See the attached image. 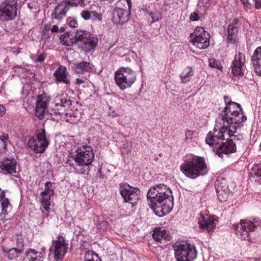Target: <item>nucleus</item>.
Returning <instances> with one entry per match:
<instances>
[{
	"label": "nucleus",
	"instance_id": "nucleus-1",
	"mask_svg": "<svg viewBox=\"0 0 261 261\" xmlns=\"http://www.w3.org/2000/svg\"><path fill=\"white\" fill-rule=\"evenodd\" d=\"M224 109L220 112L216 119L214 130L209 132L205 138L206 144L213 146L214 151L219 156L236 150L234 143L224 141L229 137H234L237 129L247 120L240 104L231 101L230 97L224 96Z\"/></svg>",
	"mask_w": 261,
	"mask_h": 261
},
{
	"label": "nucleus",
	"instance_id": "nucleus-2",
	"mask_svg": "<svg viewBox=\"0 0 261 261\" xmlns=\"http://www.w3.org/2000/svg\"><path fill=\"white\" fill-rule=\"evenodd\" d=\"M148 204L160 217L169 213L173 207V197L171 189L163 184L150 188L147 192Z\"/></svg>",
	"mask_w": 261,
	"mask_h": 261
},
{
	"label": "nucleus",
	"instance_id": "nucleus-3",
	"mask_svg": "<svg viewBox=\"0 0 261 261\" xmlns=\"http://www.w3.org/2000/svg\"><path fill=\"white\" fill-rule=\"evenodd\" d=\"M180 169L185 176L192 179L206 175L208 171L204 159L192 154L187 156L180 165Z\"/></svg>",
	"mask_w": 261,
	"mask_h": 261
},
{
	"label": "nucleus",
	"instance_id": "nucleus-4",
	"mask_svg": "<svg viewBox=\"0 0 261 261\" xmlns=\"http://www.w3.org/2000/svg\"><path fill=\"white\" fill-rule=\"evenodd\" d=\"M261 227V220L257 218L241 219L240 222L234 226L236 236L241 240L249 242L254 241V232Z\"/></svg>",
	"mask_w": 261,
	"mask_h": 261
},
{
	"label": "nucleus",
	"instance_id": "nucleus-5",
	"mask_svg": "<svg viewBox=\"0 0 261 261\" xmlns=\"http://www.w3.org/2000/svg\"><path fill=\"white\" fill-rule=\"evenodd\" d=\"M114 80L116 85L124 90L131 87L137 80L135 71L128 67H121L115 72Z\"/></svg>",
	"mask_w": 261,
	"mask_h": 261
},
{
	"label": "nucleus",
	"instance_id": "nucleus-6",
	"mask_svg": "<svg viewBox=\"0 0 261 261\" xmlns=\"http://www.w3.org/2000/svg\"><path fill=\"white\" fill-rule=\"evenodd\" d=\"M173 248L176 261H193L196 258L197 251L193 244L176 243Z\"/></svg>",
	"mask_w": 261,
	"mask_h": 261
},
{
	"label": "nucleus",
	"instance_id": "nucleus-7",
	"mask_svg": "<svg viewBox=\"0 0 261 261\" xmlns=\"http://www.w3.org/2000/svg\"><path fill=\"white\" fill-rule=\"evenodd\" d=\"M73 158L77 166L82 167L90 166L94 158V153L92 147L85 145L79 147Z\"/></svg>",
	"mask_w": 261,
	"mask_h": 261
},
{
	"label": "nucleus",
	"instance_id": "nucleus-8",
	"mask_svg": "<svg viewBox=\"0 0 261 261\" xmlns=\"http://www.w3.org/2000/svg\"><path fill=\"white\" fill-rule=\"evenodd\" d=\"M48 144L44 128L38 130L36 136L30 138L28 143L30 149L36 153L44 152Z\"/></svg>",
	"mask_w": 261,
	"mask_h": 261
},
{
	"label": "nucleus",
	"instance_id": "nucleus-9",
	"mask_svg": "<svg viewBox=\"0 0 261 261\" xmlns=\"http://www.w3.org/2000/svg\"><path fill=\"white\" fill-rule=\"evenodd\" d=\"M190 41L196 47L204 49L210 44L209 34L203 28L197 27L190 35Z\"/></svg>",
	"mask_w": 261,
	"mask_h": 261
},
{
	"label": "nucleus",
	"instance_id": "nucleus-10",
	"mask_svg": "<svg viewBox=\"0 0 261 261\" xmlns=\"http://www.w3.org/2000/svg\"><path fill=\"white\" fill-rule=\"evenodd\" d=\"M74 40L82 45L86 51L94 49L97 44V39L93 37L89 32L84 30H77Z\"/></svg>",
	"mask_w": 261,
	"mask_h": 261
},
{
	"label": "nucleus",
	"instance_id": "nucleus-11",
	"mask_svg": "<svg viewBox=\"0 0 261 261\" xmlns=\"http://www.w3.org/2000/svg\"><path fill=\"white\" fill-rule=\"evenodd\" d=\"M120 192L124 202L130 203L132 206L137 203L140 195V191L138 188L124 183L120 186Z\"/></svg>",
	"mask_w": 261,
	"mask_h": 261
},
{
	"label": "nucleus",
	"instance_id": "nucleus-12",
	"mask_svg": "<svg viewBox=\"0 0 261 261\" xmlns=\"http://www.w3.org/2000/svg\"><path fill=\"white\" fill-rule=\"evenodd\" d=\"M16 0H6L0 5V20L13 19L16 16Z\"/></svg>",
	"mask_w": 261,
	"mask_h": 261
},
{
	"label": "nucleus",
	"instance_id": "nucleus-13",
	"mask_svg": "<svg viewBox=\"0 0 261 261\" xmlns=\"http://www.w3.org/2000/svg\"><path fill=\"white\" fill-rule=\"evenodd\" d=\"M67 248L64 238L59 236L57 240L53 242L50 250L54 254V258L58 260L63 257L67 251Z\"/></svg>",
	"mask_w": 261,
	"mask_h": 261
},
{
	"label": "nucleus",
	"instance_id": "nucleus-14",
	"mask_svg": "<svg viewBox=\"0 0 261 261\" xmlns=\"http://www.w3.org/2000/svg\"><path fill=\"white\" fill-rule=\"evenodd\" d=\"M54 194V187L51 181H46L43 192L40 194L41 205L46 211L50 210L51 198Z\"/></svg>",
	"mask_w": 261,
	"mask_h": 261
},
{
	"label": "nucleus",
	"instance_id": "nucleus-15",
	"mask_svg": "<svg viewBox=\"0 0 261 261\" xmlns=\"http://www.w3.org/2000/svg\"><path fill=\"white\" fill-rule=\"evenodd\" d=\"M245 56L243 54L239 53L235 55L231 65V72L233 76L244 75L245 71Z\"/></svg>",
	"mask_w": 261,
	"mask_h": 261
},
{
	"label": "nucleus",
	"instance_id": "nucleus-16",
	"mask_svg": "<svg viewBox=\"0 0 261 261\" xmlns=\"http://www.w3.org/2000/svg\"><path fill=\"white\" fill-rule=\"evenodd\" d=\"M50 101V97L46 93L38 95L36 101V117L40 119L43 118L45 111Z\"/></svg>",
	"mask_w": 261,
	"mask_h": 261
},
{
	"label": "nucleus",
	"instance_id": "nucleus-17",
	"mask_svg": "<svg viewBox=\"0 0 261 261\" xmlns=\"http://www.w3.org/2000/svg\"><path fill=\"white\" fill-rule=\"evenodd\" d=\"M198 219L200 228L207 230L208 233L216 226L217 219L214 216L206 214H200Z\"/></svg>",
	"mask_w": 261,
	"mask_h": 261
},
{
	"label": "nucleus",
	"instance_id": "nucleus-18",
	"mask_svg": "<svg viewBox=\"0 0 261 261\" xmlns=\"http://www.w3.org/2000/svg\"><path fill=\"white\" fill-rule=\"evenodd\" d=\"M131 14V9L126 10L125 9L116 7L112 14V20L115 23H123L128 21Z\"/></svg>",
	"mask_w": 261,
	"mask_h": 261
},
{
	"label": "nucleus",
	"instance_id": "nucleus-19",
	"mask_svg": "<svg viewBox=\"0 0 261 261\" xmlns=\"http://www.w3.org/2000/svg\"><path fill=\"white\" fill-rule=\"evenodd\" d=\"M0 204L1 212H0V218L1 220L5 219L12 210V206L8 199L6 197V192L0 188Z\"/></svg>",
	"mask_w": 261,
	"mask_h": 261
},
{
	"label": "nucleus",
	"instance_id": "nucleus-20",
	"mask_svg": "<svg viewBox=\"0 0 261 261\" xmlns=\"http://www.w3.org/2000/svg\"><path fill=\"white\" fill-rule=\"evenodd\" d=\"M17 162L12 158H4L0 159V169L5 174L16 172Z\"/></svg>",
	"mask_w": 261,
	"mask_h": 261
},
{
	"label": "nucleus",
	"instance_id": "nucleus-21",
	"mask_svg": "<svg viewBox=\"0 0 261 261\" xmlns=\"http://www.w3.org/2000/svg\"><path fill=\"white\" fill-rule=\"evenodd\" d=\"M239 19L234 18L230 24L229 25L227 30V39L229 42L235 43L238 39V32Z\"/></svg>",
	"mask_w": 261,
	"mask_h": 261
},
{
	"label": "nucleus",
	"instance_id": "nucleus-22",
	"mask_svg": "<svg viewBox=\"0 0 261 261\" xmlns=\"http://www.w3.org/2000/svg\"><path fill=\"white\" fill-rule=\"evenodd\" d=\"M251 62L256 74L261 76V46L256 48L251 57Z\"/></svg>",
	"mask_w": 261,
	"mask_h": 261
},
{
	"label": "nucleus",
	"instance_id": "nucleus-23",
	"mask_svg": "<svg viewBox=\"0 0 261 261\" xmlns=\"http://www.w3.org/2000/svg\"><path fill=\"white\" fill-rule=\"evenodd\" d=\"M56 81L65 84H69L70 80L67 69L65 67L60 66L54 72Z\"/></svg>",
	"mask_w": 261,
	"mask_h": 261
},
{
	"label": "nucleus",
	"instance_id": "nucleus-24",
	"mask_svg": "<svg viewBox=\"0 0 261 261\" xmlns=\"http://www.w3.org/2000/svg\"><path fill=\"white\" fill-rule=\"evenodd\" d=\"M25 257L23 261H43L44 255L42 252L33 249H30L25 253Z\"/></svg>",
	"mask_w": 261,
	"mask_h": 261
},
{
	"label": "nucleus",
	"instance_id": "nucleus-25",
	"mask_svg": "<svg viewBox=\"0 0 261 261\" xmlns=\"http://www.w3.org/2000/svg\"><path fill=\"white\" fill-rule=\"evenodd\" d=\"M93 70V65L90 62L83 61L77 63L75 65V71L77 73H83L88 71L91 72Z\"/></svg>",
	"mask_w": 261,
	"mask_h": 261
},
{
	"label": "nucleus",
	"instance_id": "nucleus-26",
	"mask_svg": "<svg viewBox=\"0 0 261 261\" xmlns=\"http://www.w3.org/2000/svg\"><path fill=\"white\" fill-rule=\"evenodd\" d=\"M145 15L150 23L159 21L162 18L161 13L156 10H145Z\"/></svg>",
	"mask_w": 261,
	"mask_h": 261
},
{
	"label": "nucleus",
	"instance_id": "nucleus-27",
	"mask_svg": "<svg viewBox=\"0 0 261 261\" xmlns=\"http://www.w3.org/2000/svg\"><path fill=\"white\" fill-rule=\"evenodd\" d=\"M170 236L167 233V231L164 229L156 228L153 232V238L159 242L165 241L168 240Z\"/></svg>",
	"mask_w": 261,
	"mask_h": 261
},
{
	"label": "nucleus",
	"instance_id": "nucleus-28",
	"mask_svg": "<svg viewBox=\"0 0 261 261\" xmlns=\"http://www.w3.org/2000/svg\"><path fill=\"white\" fill-rule=\"evenodd\" d=\"M3 251L5 256L8 259L11 260L18 257L22 252L21 250H19L15 247H13L9 249H7L6 247H3Z\"/></svg>",
	"mask_w": 261,
	"mask_h": 261
},
{
	"label": "nucleus",
	"instance_id": "nucleus-29",
	"mask_svg": "<svg viewBox=\"0 0 261 261\" xmlns=\"http://www.w3.org/2000/svg\"><path fill=\"white\" fill-rule=\"evenodd\" d=\"M218 199L221 202L227 201L229 190L227 185H224V187H220L218 184L217 190L216 191Z\"/></svg>",
	"mask_w": 261,
	"mask_h": 261
},
{
	"label": "nucleus",
	"instance_id": "nucleus-30",
	"mask_svg": "<svg viewBox=\"0 0 261 261\" xmlns=\"http://www.w3.org/2000/svg\"><path fill=\"white\" fill-rule=\"evenodd\" d=\"M66 14V6L59 4L55 8L53 12L54 18L61 20Z\"/></svg>",
	"mask_w": 261,
	"mask_h": 261
},
{
	"label": "nucleus",
	"instance_id": "nucleus-31",
	"mask_svg": "<svg viewBox=\"0 0 261 261\" xmlns=\"http://www.w3.org/2000/svg\"><path fill=\"white\" fill-rule=\"evenodd\" d=\"M103 12L98 5L92 6L91 8V17L94 20L101 21Z\"/></svg>",
	"mask_w": 261,
	"mask_h": 261
},
{
	"label": "nucleus",
	"instance_id": "nucleus-32",
	"mask_svg": "<svg viewBox=\"0 0 261 261\" xmlns=\"http://www.w3.org/2000/svg\"><path fill=\"white\" fill-rule=\"evenodd\" d=\"M193 74V69L191 67H188L185 68L180 75L181 83H186L189 81Z\"/></svg>",
	"mask_w": 261,
	"mask_h": 261
},
{
	"label": "nucleus",
	"instance_id": "nucleus-33",
	"mask_svg": "<svg viewBox=\"0 0 261 261\" xmlns=\"http://www.w3.org/2000/svg\"><path fill=\"white\" fill-rule=\"evenodd\" d=\"M250 175L255 181L261 183V164H256L253 166Z\"/></svg>",
	"mask_w": 261,
	"mask_h": 261
},
{
	"label": "nucleus",
	"instance_id": "nucleus-34",
	"mask_svg": "<svg viewBox=\"0 0 261 261\" xmlns=\"http://www.w3.org/2000/svg\"><path fill=\"white\" fill-rule=\"evenodd\" d=\"M12 242L13 244L15 245V247L21 250V251H23V239L21 234H16L13 236V238H12Z\"/></svg>",
	"mask_w": 261,
	"mask_h": 261
},
{
	"label": "nucleus",
	"instance_id": "nucleus-35",
	"mask_svg": "<svg viewBox=\"0 0 261 261\" xmlns=\"http://www.w3.org/2000/svg\"><path fill=\"white\" fill-rule=\"evenodd\" d=\"M74 42V39L72 35L68 33H64L60 37V42L64 45H71Z\"/></svg>",
	"mask_w": 261,
	"mask_h": 261
},
{
	"label": "nucleus",
	"instance_id": "nucleus-36",
	"mask_svg": "<svg viewBox=\"0 0 261 261\" xmlns=\"http://www.w3.org/2000/svg\"><path fill=\"white\" fill-rule=\"evenodd\" d=\"M85 261H100L99 256L92 251L87 252L85 256Z\"/></svg>",
	"mask_w": 261,
	"mask_h": 261
},
{
	"label": "nucleus",
	"instance_id": "nucleus-37",
	"mask_svg": "<svg viewBox=\"0 0 261 261\" xmlns=\"http://www.w3.org/2000/svg\"><path fill=\"white\" fill-rule=\"evenodd\" d=\"M67 140L69 142L65 143L64 145L66 148V150L69 152L72 150L73 147L75 143L72 137H68Z\"/></svg>",
	"mask_w": 261,
	"mask_h": 261
},
{
	"label": "nucleus",
	"instance_id": "nucleus-38",
	"mask_svg": "<svg viewBox=\"0 0 261 261\" xmlns=\"http://www.w3.org/2000/svg\"><path fill=\"white\" fill-rule=\"evenodd\" d=\"M108 226V222L105 221L103 218H98L97 227L100 231H104Z\"/></svg>",
	"mask_w": 261,
	"mask_h": 261
},
{
	"label": "nucleus",
	"instance_id": "nucleus-39",
	"mask_svg": "<svg viewBox=\"0 0 261 261\" xmlns=\"http://www.w3.org/2000/svg\"><path fill=\"white\" fill-rule=\"evenodd\" d=\"M209 66L212 68H215L219 70H221L223 68L222 65L215 59H210L208 60Z\"/></svg>",
	"mask_w": 261,
	"mask_h": 261
},
{
	"label": "nucleus",
	"instance_id": "nucleus-40",
	"mask_svg": "<svg viewBox=\"0 0 261 261\" xmlns=\"http://www.w3.org/2000/svg\"><path fill=\"white\" fill-rule=\"evenodd\" d=\"M55 102L56 106L64 107L66 104L68 103V101L65 99V97H62L61 95H59L56 97Z\"/></svg>",
	"mask_w": 261,
	"mask_h": 261
},
{
	"label": "nucleus",
	"instance_id": "nucleus-41",
	"mask_svg": "<svg viewBox=\"0 0 261 261\" xmlns=\"http://www.w3.org/2000/svg\"><path fill=\"white\" fill-rule=\"evenodd\" d=\"M31 58L35 62L41 63L44 61L45 55L44 53H38L37 56H31Z\"/></svg>",
	"mask_w": 261,
	"mask_h": 261
},
{
	"label": "nucleus",
	"instance_id": "nucleus-42",
	"mask_svg": "<svg viewBox=\"0 0 261 261\" xmlns=\"http://www.w3.org/2000/svg\"><path fill=\"white\" fill-rule=\"evenodd\" d=\"M81 17L86 20H88L91 18V10L90 11L84 10L81 13Z\"/></svg>",
	"mask_w": 261,
	"mask_h": 261
},
{
	"label": "nucleus",
	"instance_id": "nucleus-43",
	"mask_svg": "<svg viewBox=\"0 0 261 261\" xmlns=\"http://www.w3.org/2000/svg\"><path fill=\"white\" fill-rule=\"evenodd\" d=\"M69 4L71 6H80L82 8H83L85 6V4L84 3V0H71L69 1Z\"/></svg>",
	"mask_w": 261,
	"mask_h": 261
},
{
	"label": "nucleus",
	"instance_id": "nucleus-44",
	"mask_svg": "<svg viewBox=\"0 0 261 261\" xmlns=\"http://www.w3.org/2000/svg\"><path fill=\"white\" fill-rule=\"evenodd\" d=\"M194 133L193 130H187L185 133V140L188 142L191 140L193 137Z\"/></svg>",
	"mask_w": 261,
	"mask_h": 261
},
{
	"label": "nucleus",
	"instance_id": "nucleus-45",
	"mask_svg": "<svg viewBox=\"0 0 261 261\" xmlns=\"http://www.w3.org/2000/svg\"><path fill=\"white\" fill-rule=\"evenodd\" d=\"M240 2L243 5V8L245 10L248 11V10L251 9V4L249 2V0H240Z\"/></svg>",
	"mask_w": 261,
	"mask_h": 261
},
{
	"label": "nucleus",
	"instance_id": "nucleus-46",
	"mask_svg": "<svg viewBox=\"0 0 261 261\" xmlns=\"http://www.w3.org/2000/svg\"><path fill=\"white\" fill-rule=\"evenodd\" d=\"M0 139L2 141V142L5 144L6 146V143H7L9 141V136L7 134L2 133V132H0Z\"/></svg>",
	"mask_w": 261,
	"mask_h": 261
},
{
	"label": "nucleus",
	"instance_id": "nucleus-47",
	"mask_svg": "<svg viewBox=\"0 0 261 261\" xmlns=\"http://www.w3.org/2000/svg\"><path fill=\"white\" fill-rule=\"evenodd\" d=\"M219 185L220 187H224V185H227L226 183V181L225 179L221 178L220 177H219L217 180L216 182V190H217V185Z\"/></svg>",
	"mask_w": 261,
	"mask_h": 261
},
{
	"label": "nucleus",
	"instance_id": "nucleus-48",
	"mask_svg": "<svg viewBox=\"0 0 261 261\" xmlns=\"http://www.w3.org/2000/svg\"><path fill=\"white\" fill-rule=\"evenodd\" d=\"M211 0H200L199 5L200 7L201 6L207 7Z\"/></svg>",
	"mask_w": 261,
	"mask_h": 261
},
{
	"label": "nucleus",
	"instance_id": "nucleus-49",
	"mask_svg": "<svg viewBox=\"0 0 261 261\" xmlns=\"http://www.w3.org/2000/svg\"><path fill=\"white\" fill-rule=\"evenodd\" d=\"M199 16L196 13H193L190 15V19L192 21H195L198 20Z\"/></svg>",
	"mask_w": 261,
	"mask_h": 261
},
{
	"label": "nucleus",
	"instance_id": "nucleus-50",
	"mask_svg": "<svg viewBox=\"0 0 261 261\" xmlns=\"http://www.w3.org/2000/svg\"><path fill=\"white\" fill-rule=\"evenodd\" d=\"M6 113V108L4 106L0 105V117H3Z\"/></svg>",
	"mask_w": 261,
	"mask_h": 261
},
{
	"label": "nucleus",
	"instance_id": "nucleus-51",
	"mask_svg": "<svg viewBox=\"0 0 261 261\" xmlns=\"http://www.w3.org/2000/svg\"><path fill=\"white\" fill-rule=\"evenodd\" d=\"M69 25L71 28H76L77 25V22L76 20L74 19H71L68 22Z\"/></svg>",
	"mask_w": 261,
	"mask_h": 261
},
{
	"label": "nucleus",
	"instance_id": "nucleus-52",
	"mask_svg": "<svg viewBox=\"0 0 261 261\" xmlns=\"http://www.w3.org/2000/svg\"><path fill=\"white\" fill-rule=\"evenodd\" d=\"M255 2V8L256 9H261V0H253Z\"/></svg>",
	"mask_w": 261,
	"mask_h": 261
},
{
	"label": "nucleus",
	"instance_id": "nucleus-53",
	"mask_svg": "<svg viewBox=\"0 0 261 261\" xmlns=\"http://www.w3.org/2000/svg\"><path fill=\"white\" fill-rule=\"evenodd\" d=\"M108 114L109 116L113 118L117 116V114L115 111L112 109L111 108L109 109Z\"/></svg>",
	"mask_w": 261,
	"mask_h": 261
},
{
	"label": "nucleus",
	"instance_id": "nucleus-54",
	"mask_svg": "<svg viewBox=\"0 0 261 261\" xmlns=\"http://www.w3.org/2000/svg\"><path fill=\"white\" fill-rule=\"evenodd\" d=\"M164 252H165V251L163 250H162V249L160 250V254H163V256L162 257L161 256L159 255L158 257V258L159 260H160V261H163V259L165 258L164 256Z\"/></svg>",
	"mask_w": 261,
	"mask_h": 261
},
{
	"label": "nucleus",
	"instance_id": "nucleus-55",
	"mask_svg": "<svg viewBox=\"0 0 261 261\" xmlns=\"http://www.w3.org/2000/svg\"><path fill=\"white\" fill-rule=\"evenodd\" d=\"M76 84L78 85H80L81 84H83L84 82H85L84 79L77 78L76 80Z\"/></svg>",
	"mask_w": 261,
	"mask_h": 261
},
{
	"label": "nucleus",
	"instance_id": "nucleus-56",
	"mask_svg": "<svg viewBox=\"0 0 261 261\" xmlns=\"http://www.w3.org/2000/svg\"><path fill=\"white\" fill-rule=\"evenodd\" d=\"M51 30L52 32H57L59 30V28L57 25H55L53 27Z\"/></svg>",
	"mask_w": 261,
	"mask_h": 261
},
{
	"label": "nucleus",
	"instance_id": "nucleus-57",
	"mask_svg": "<svg viewBox=\"0 0 261 261\" xmlns=\"http://www.w3.org/2000/svg\"><path fill=\"white\" fill-rule=\"evenodd\" d=\"M124 146L126 145L127 147V150H126V152L128 153L130 150L131 149V145L129 143H127L126 144H124Z\"/></svg>",
	"mask_w": 261,
	"mask_h": 261
},
{
	"label": "nucleus",
	"instance_id": "nucleus-58",
	"mask_svg": "<svg viewBox=\"0 0 261 261\" xmlns=\"http://www.w3.org/2000/svg\"><path fill=\"white\" fill-rule=\"evenodd\" d=\"M125 1L127 3L128 8H129V9H131V7H132L131 0H125Z\"/></svg>",
	"mask_w": 261,
	"mask_h": 261
},
{
	"label": "nucleus",
	"instance_id": "nucleus-59",
	"mask_svg": "<svg viewBox=\"0 0 261 261\" xmlns=\"http://www.w3.org/2000/svg\"><path fill=\"white\" fill-rule=\"evenodd\" d=\"M99 174L100 178H103V176L101 175V170H99Z\"/></svg>",
	"mask_w": 261,
	"mask_h": 261
},
{
	"label": "nucleus",
	"instance_id": "nucleus-60",
	"mask_svg": "<svg viewBox=\"0 0 261 261\" xmlns=\"http://www.w3.org/2000/svg\"><path fill=\"white\" fill-rule=\"evenodd\" d=\"M79 119H80V118H79V117H76L75 116V120H73L72 121L73 122H76V121H78Z\"/></svg>",
	"mask_w": 261,
	"mask_h": 261
},
{
	"label": "nucleus",
	"instance_id": "nucleus-61",
	"mask_svg": "<svg viewBox=\"0 0 261 261\" xmlns=\"http://www.w3.org/2000/svg\"><path fill=\"white\" fill-rule=\"evenodd\" d=\"M60 30H61V31H63V28H61V29H60Z\"/></svg>",
	"mask_w": 261,
	"mask_h": 261
},
{
	"label": "nucleus",
	"instance_id": "nucleus-62",
	"mask_svg": "<svg viewBox=\"0 0 261 261\" xmlns=\"http://www.w3.org/2000/svg\"><path fill=\"white\" fill-rule=\"evenodd\" d=\"M260 147L261 148V142H260Z\"/></svg>",
	"mask_w": 261,
	"mask_h": 261
}]
</instances>
